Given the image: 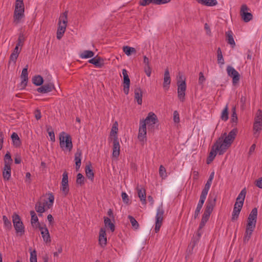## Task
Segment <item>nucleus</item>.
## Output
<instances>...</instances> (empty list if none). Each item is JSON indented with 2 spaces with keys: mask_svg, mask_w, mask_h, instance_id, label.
Listing matches in <instances>:
<instances>
[{
  "mask_svg": "<svg viewBox=\"0 0 262 262\" xmlns=\"http://www.w3.org/2000/svg\"><path fill=\"white\" fill-rule=\"evenodd\" d=\"M238 130L236 128L232 129L228 135L226 133L222 134L212 146L210 152L207 159V163L210 164L215 158L217 152L220 155H223L231 146L233 142Z\"/></svg>",
  "mask_w": 262,
  "mask_h": 262,
  "instance_id": "nucleus-1",
  "label": "nucleus"
},
{
  "mask_svg": "<svg viewBox=\"0 0 262 262\" xmlns=\"http://www.w3.org/2000/svg\"><path fill=\"white\" fill-rule=\"evenodd\" d=\"M158 121L157 116L152 112L149 113L144 120H140L138 135L139 141L143 142L144 140H146V125L149 126L155 124Z\"/></svg>",
  "mask_w": 262,
  "mask_h": 262,
  "instance_id": "nucleus-2",
  "label": "nucleus"
},
{
  "mask_svg": "<svg viewBox=\"0 0 262 262\" xmlns=\"http://www.w3.org/2000/svg\"><path fill=\"white\" fill-rule=\"evenodd\" d=\"M216 201V196L212 198L210 196L207 202L206 208L204 214L202 216L201 222L199 226V230L201 229L205 225L206 223L209 220L210 215L212 212L215 205Z\"/></svg>",
  "mask_w": 262,
  "mask_h": 262,
  "instance_id": "nucleus-3",
  "label": "nucleus"
},
{
  "mask_svg": "<svg viewBox=\"0 0 262 262\" xmlns=\"http://www.w3.org/2000/svg\"><path fill=\"white\" fill-rule=\"evenodd\" d=\"M59 145L63 150L71 151L73 144L71 136L64 132H61L59 134Z\"/></svg>",
  "mask_w": 262,
  "mask_h": 262,
  "instance_id": "nucleus-4",
  "label": "nucleus"
},
{
  "mask_svg": "<svg viewBox=\"0 0 262 262\" xmlns=\"http://www.w3.org/2000/svg\"><path fill=\"white\" fill-rule=\"evenodd\" d=\"M24 4L23 0H16L13 15L14 23L17 24L24 17Z\"/></svg>",
  "mask_w": 262,
  "mask_h": 262,
  "instance_id": "nucleus-5",
  "label": "nucleus"
},
{
  "mask_svg": "<svg viewBox=\"0 0 262 262\" xmlns=\"http://www.w3.org/2000/svg\"><path fill=\"white\" fill-rule=\"evenodd\" d=\"M12 217L13 226L16 230V232L19 234L20 236L23 235L25 233V227L20 216L15 213L13 214Z\"/></svg>",
  "mask_w": 262,
  "mask_h": 262,
  "instance_id": "nucleus-6",
  "label": "nucleus"
},
{
  "mask_svg": "<svg viewBox=\"0 0 262 262\" xmlns=\"http://www.w3.org/2000/svg\"><path fill=\"white\" fill-rule=\"evenodd\" d=\"M179 80L177 81L178 97L181 102H184L185 99V91L186 84L185 80H183L182 76L179 77Z\"/></svg>",
  "mask_w": 262,
  "mask_h": 262,
  "instance_id": "nucleus-7",
  "label": "nucleus"
},
{
  "mask_svg": "<svg viewBox=\"0 0 262 262\" xmlns=\"http://www.w3.org/2000/svg\"><path fill=\"white\" fill-rule=\"evenodd\" d=\"M164 213V210L163 207V204H161V205L158 208L157 210L155 227V231L156 233H157L159 231L162 226L163 220Z\"/></svg>",
  "mask_w": 262,
  "mask_h": 262,
  "instance_id": "nucleus-8",
  "label": "nucleus"
},
{
  "mask_svg": "<svg viewBox=\"0 0 262 262\" xmlns=\"http://www.w3.org/2000/svg\"><path fill=\"white\" fill-rule=\"evenodd\" d=\"M226 70L228 75L232 78V83L235 85L239 82L240 79L239 73L230 66H227Z\"/></svg>",
  "mask_w": 262,
  "mask_h": 262,
  "instance_id": "nucleus-9",
  "label": "nucleus"
},
{
  "mask_svg": "<svg viewBox=\"0 0 262 262\" xmlns=\"http://www.w3.org/2000/svg\"><path fill=\"white\" fill-rule=\"evenodd\" d=\"M68 23V11L63 13L59 18L58 28L57 31L62 32L64 33Z\"/></svg>",
  "mask_w": 262,
  "mask_h": 262,
  "instance_id": "nucleus-10",
  "label": "nucleus"
},
{
  "mask_svg": "<svg viewBox=\"0 0 262 262\" xmlns=\"http://www.w3.org/2000/svg\"><path fill=\"white\" fill-rule=\"evenodd\" d=\"M60 190L64 193V196H66L69 192L68 173L66 171H64L62 174Z\"/></svg>",
  "mask_w": 262,
  "mask_h": 262,
  "instance_id": "nucleus-11",
  "label": "nucleus"
},
{
  "mask_svg": "<svg viewBox=\"0 0 262 262\" xmlns=\"http://www.w3.org/2000/svg\"><path fill=\"white\" fill-rule=\"evenodd\" d=\"M257 209L256 208H254L252 209L248 216L247 226L255 228L257 221Z\"/></svg>",
  "mask_w": 262,
  "mask_h": 262,
  "instance_id": "nucleus-12",
  "label": "nucleus"
},
{
  "mask_svg": "<svg viewBox=\"0 0 262 262\" xmlns=\"http://www.w3.org/2000/svg\"><path fill=\"white\" fill-rule=\"evenodd\" d=\"M248 10H249V8L246 5H243L242 6L240 14L243 20L246 23L249 21L253 18L252 14L250 12H248Z\"/></svg>",
  "mask_w": 262,
  "mask_h": 262,
  "instance_id": "nucleus-13",
  "label": "nucleus"
},
{
  "mask_svg": "<svg viewBox=\"0 0 262 262\" xmlns=\"http://www.w3.org/2000/svg\"><path fill=\"white\" fill-rule=\"evenodd\" d=\"M122 74L123 76V91L126 95H127L129 91L130 79L126 69L122 70Z\"/></svg>",
  "mask_w": 262,
  "mask_h": 262,
  "instance_id": "nucleus-14",
  "label": "nucleus"
},
{
  "mask_svg": "<svg viewBox=\"0 0 262 262\" xmlns=\"http://www.w3.org/2000/svg\"><path fill=\"white\" fill-rule=\"evenodd\" d=\"M113 157L118 158L120 154V144L119 139L117 136H115L113 139Z\"/></svg>",
  "mask_w": 262,
  "mask_h": 262,
  "instance_id": "nucleus-15",
  "label": "nucleus"
},
{
  "mask_svg": "<svg viewBox=\"0 0 262 262\" xmlns=\"http://www.w3.org/2000/svg\"><path fill=\"white\" fill-rule=\"evenodd\" d=\"M243 206V203H242V202H235L232 214L231 220L232 221L237 220Z\"/></svg>",
  "mask_w": 262,
  "mask_h": 262,
  "instance_id": "nucleus-16",
  "label": "nucleus"
},
{
  "mask_svg": "<svg viewBox=\"0 0 262 262\" xmlns=\"http://www.w3.org/2000/svg\"><path fill=\"white\" fill-rule=\"evenodd\" d=\"M54 89H55L54 85L52 83L49 82L40 85L39 88L37 89L36 91L39 93L45 94L51 92Z\"/></svg>",
  "mask_w": 262,
  "mask_h": 262,
  "instance_id": "nucleus-17",
  "label": "nucleus"
},
{
  "mask_svg": "<svg viewBox=\"0 0 262 262\" xmlns=\"http://www.w3.org/2000/svg\"><path fill=\"white\" fill-rule=\"evenodd\" d=\"M39 230L40 231L41 236L43 238L44 242L48 243L51 242V237L49 232V230L47 228L46 226L45 225L44 227L41 226H39L38 227Z\"/></svg>",
  "mask_w": 262,
  "mask_h": 262,
  "instance_id": "nucleus-18",
  "label": "nucleus"
},
{
  "mask_svg": "<svg viewBox=\"0 0 262 262\" xmlns=\"http://www.w3.org/2000/svg\"><path fill=\"white\" fill-rule=\"evenodd\" d=\"M99 244L102 247H104L107 244V237L105 229L101 228L100 230L99 235Z\"/></svg>",
  "mask_w": 262,
  "mask_h": 262,
  "instance_id": "nucleus-19",
  "label": "nucleus"
},
{
  "mask_svg": "<svg viewBox=\"0 0 262 262\" xmlns=\"http://www.w3.org/2000/svg\"><path fill=\"white\" fill-rule=\"evenodd\" d=\"M82 151L80 149H77V151L75 154L74 161L76 165V170L77 171L79 170L81 163Z\"/></svg>",
  "mask_w": 262,
  "mask_h": 262,
  "instance_id": "nucleus-20",
  "label": "nucleus"
},
{
  "mask_svg": "<svg viewBox=\"0 0 262 262\" xmlns=\"http://www.w3.org/2000/svg\"><path fill=\"white\" fill-rule=\"evenodd\" d=\"M135 100H136L139 105H141L142 103L143 92L140 87H137L134 90Z\"/></svg>",
  "mask_w": 262,
  "mask_h": 262,
  "instance_id": "nucleus-21",
  "label": "nucleus"
},
{
  "mask_svg": "<svg viewBox=\"0 0 262 262\" xmlns=\"http://www.w3.org/2000/svg\"><path fill=\"white\" fill-rule=\"evenodd\" d=\"M89 62L93 64L96 67L101 68L103 66V60L99 56H96L89 60Z\"/></svg>",
  "mask_w": 262,
  "mask_h": 262,
  "instance_id": "nucleus-22",
  "label": "nucleus"
},
{
  "mask_svg": "<svg viewBox=\"0 0 262 262\" xmlns=\"http://www.w3.org/2000/svg\"><path fill=\"white\" fill-rule=\"evenodd\" d=\"M171 80L169 72L168 69H166L164 72L163 88L166 90L168 89L170 84Z\"/></svg>",
  "mask_w": 262,
  "mask_h": 262,
  "instance_id": "nucleus-23",
  "label": "nucleus"
},
{
  "mask_svg": "<svg viewBox=\"0 0 262 262\" xmlns=\"http://www.w3.org/2000/svg\"><path fill=\"white\" fill-rule=\"evenodd\" d=\"M137 190L138 191V195L140 199V201L142 202L143 204H146V201L145 190L144 189H143L142 188H139V186L137 187Z\"/></svg>",
  "mask_w": 262,
  "mask_h": 262,
  "instance_id": "nucleus-24",
  "label": "nucleus"
},
{
  "mask_svg": "<svg viewBox=\"0 0 262 262\" xmlns=\"http://www.w3.org/2000/svg\"><path fill=\"white\" fill-rule=\"evenodd\" d=\"M85 171L87 178L93 181L94 180V173L93 172V167L91 163H89V164L86 165Z\"/></svg>",
  "mask_w": 262,
  "mask_h": 262,
  "instance_id": "nucleus-25",
  "label": "nucleus"
},
{
  "mask_svg": "<svg viewBox=\"0 0 262 262\" xmlns=\"http://www.w3.org/2000/svg\"><path fill=\"white\" fill-rule=\"evenodd\" d=\"M45 202L42 203L40 201L37 202L35 206V210L39 213H42L46 211ZM39 216H41V214H39Z\"/></svg>",
  "mask_w": 262,
  "mask_h": 262,
  "instance_id": "nucleus-26",
  "label": "nucleus"
},
{
  "mask_svg": "<svg viewBox=\"0 0 262 262\" xmlns=\"http://www.w3.org/2000/svg\"><path fill=\"white\" fill-rule=\"evenodd\" d=\"M11 166L10 165H4L3 177L5 180L8 181L11 177Z\"/></svg>",
  "mask_w": 262,
  "mask_h": 262,
  "instance_id": "nucleus-27",
  "label": "nucleus"
},
{
  "mask_svg": "<svg viewBox=\"0 0 262 262\" xmlns=\"http://www.w3.org/2000/svg\"><path fill=\"white\" fill-rule=\"evenodd\" d=\"M255 228L246 226V230L244 237V243H247L251 237L252 232Z\"/></svg>",
  "mask_w": 262,
  "mask_h": 262,
  "instance_id": "nucleus-28",
  "label": "nucleus"
},
{
  "mask_svg": "<svg viewBox=\"0 0 262 262\" xmlns=\"http://www.w3.org/2000/svg\"><path fill=\"white\" fill-rule=\"evenodd\" d=\"M199 4L202 5L212 7L216 6L217 4L216 0H195Z\"/></svg>",
  "mask_w": 262,
  "mask_h": 262,
  "instance_id": "nucleus-29",
  "label": "nucleus"
},
{
  "mask_svg": "<svg viewBox=\"0 0 262 262\" xmlns=\"http://www.w3.org/2000/svg\"><path fill=\"white\" fill-rule=\"evenodd\" d=\"M11 139L13 145L16 147H18L21 145V142L19 137L16 133H13L11 135Z\"/></svg>",
  "mask_w": 262,
  "mask_h": 262,
  "instance_id": "nucleus-30",
  "label": "nucleus"
},
{
  "mask_svg": "<svg viewBox=\"0 0 262 262\" xmlns=\"http://www.w3.org/2000/svg\"><path fill=\"white\" fill-rule=\"evenodd\" d=\"M226 36L227 42L233 48L235 46V43L233 37L232 32L231 31H228L226 32Z\"/></svg>",
  "mask_w": 262,
  "mask_h": 262,
  "instance_id": "nucleus-31",
  "label": "nucleus"
},
{
  "mask_svg": "<svg viewBox=\"0 0 262 262\" xmlns=\"http://www.w3.org/2000/svg\"><path fill=\"white\" fill-rule=\"evenodd\" d=\"M104 223L105 226L110 228L112 232H114L115 229V226L114 223H113L110 219L108 217H104Z\"/></svg>",
  "mask_w": 262,
  "mask_h": 262,
  "instance_id": "nucleus-32",
  "label": "nucleus"
},
{
  "mask_svg": "<svg viewBox=\"0 0 262 262\" xmlns=\"http://www.w3.org/2000/svg\"><path fill=\"white\" fill-rule=\"evenodd\" d=\"M30 215L31 216V223L32 226H34V224L36 223V227H39V226H40L39 222H38V219L37 216L35 212L33 210H31L30 211Z\"/></svg>",
  "mask_w": 262,
  "mask_h": 262,
  "instance_id": "nucleus-33",
  "label": "nucleus"
},
{
  "mask_svg": "<svg viewBox=\"0 0 262 262\" xmlns=\"http://www.w3.org/2000/svg\"><path fill=\"white\" fill-rule=\"evenodd\" d=\"M32 82L36 86H40L43 82V79L40 75H36L32 79Z\"/></svg>",
  "mask_w": 262,
  "mask_h": 262,
  "instance_id": "nucleus-34",
  "label": "nucleus"
},
{
  "mask_svg": "<svg viewBox=\"0 0 262 262\" xmlns=\"http://www.w3.org/2000/svg\"><path fill=\"white\" fill-rule=\"evenodd\" d=\"M232 114H231V122L233 123H235V124H233L232 126H234L236 125L237 122L238 118L237 116V114L236 113V106H233L232 108Z\"/></svg>",
  "mask_w": 262,
  "mask_h": 262,
  "instance_id": "nucleus-35",
  "label": "nucleus"
},
{
  "mask_svg": "<svg viewBox=\"0 0 262 262\" xmlns=\"http://www.w3.org/2000/svg\"><path fill=\"white\" fill-rule=\"evenodd\" d=\"M246 192L247 191L245 188L242 189V190L238 194L237 198H236V202H242V203H243V205L245 196L246 195Z\"/></svg>",
  "mask_w": 262,
  "mask_h": 262,
  "instance_id": "nucleus-36",
  "label": "nucleus"
},
{
  "mask_svg": "<svg viewBox=\"0 0 262 262\" xmlns=\"http://www.w3.org/2000/svg\"><path fill=\"white\" fill-rule=\"evenodd\" d=\"M229 113H228V104H226L225 108L223 110L221 116V119L224 121H226L228 120L229 118Z\"/></svg>",
  "mask_w": 262,
  "mask_h": 262,
  "instance_id": "nucleus-37",
  "label": "nucleus"
},
{
  "mask_svg": "<svg viewBox=\"0 0 262 262\" xmlns=\"http://www.w3.org/2000/svg\"><path fill=\"white\" fill-rule=\"evenodd\" d=\"M94 53L90 50H84L80 54L81 58H89L93 57Z\"/></svg>",
  "mask_w": 262,
  "mask_h": 262,
  "instance_id": "nucleus-38",
  "label": "nucleus"
},
{
  "mask_svg": "<svg viewBox=\"0 0 262 262\" xmlns=\"http://www.w3.org/2000/svg\"><path fill=\"white\" fill-rule=\"evenodd\" d=\"M262 129V123L254 122L253 124V131L254 134L255 135L257 134V136L259 134V133Z\"/></svg>",
  "mask_w": 262,
  "mask_h": 262,
  "instance_id": "nucleus-39",
  "label": "nucleus"
},
{
  "mask_svg": "<svg viewBox=\"0 0 262 262\" xmlns=\"http://www.w3.org/2000/svg\"><path fill=\"white\" fill-rule=\"evenodd\" d=\"M123 51L127 56H129L132 54L136 53V50L134 48L129 46H124L123 47Z\"/></svg>",
  "mask_w": 262,
  "mask_h": 262,
  "instance_id": "nucleus-40",
  "label": "nucleus"
},
{
  "mask_svg": "<svg viewBox=\"0 0 262 262\" xmlns=\"http://www.w3.org/2000/svg\"><path fill=\"white\" fill-rule=\"evenodd\" d=\"M217 63L221 65H223L225 62L223 57L222 52L220 48H219L217 50Z\"/></svg>",
  "mask_w": 262,
  "mask_h": 262,
  "instance_id": "nucleus-41",
  "label": "nucleus"
},
{
  "mask_svg": "<svg viewBox=\"0 0 262 262\" xmlns=\"http://www.w3.org/2000/svg\"><path fill=\"white\" fill-rule=\"evenodd\" d=\"M12 159L11 158V155L9 152H7L4 156V163L5 165L11 166L12 163Z\"/></svg>",
  "mask_w": 262,
  "mask_h": 262,
  "instance_id": "nucleus-42",
  "label": "nucleus"
},
{
  "mask_svg": "<svg viewBox=\"0 0 262 262\" xmlns=\"http://www.w3.org/2000/svg\"><path fill=\"white\" fill-rule=\"evenodd\" d=\"M3 220L5 228L8 230H10L12 228V225L8 217L6 215H3Z\"/></svg>",
  "mask_w": 262,
  "mask_h": 262,
  "instance_id": "nucleus-43",
  "label": "nucleus"
},
{
  "mask_svg": "<svg viewBox=\"0 0 262 262\" xmlns=\"http://www.w3.org/2000/svg\"><path fill=\"white\" fill-rule=\"evenodd\" d=\"M47 131L48 133L51 141L54 142L55 140V135L52 127L50 126H47Z\"/></svg>",
  "mask_w": 262,
  "mask_h": 262,
  "instance_id": "nucleus-44",
  "label": "nucleus"
},
{
  "mask_svg": "<svg viewBox=\"0 0 262 262\" xmlns=\"http://www.w3.org/2000/svg\"><path fill=\"white\" fill-rule=\"evenodd\" d=\"M48 199L49 201H46L45 204L47 206V209H50L52 206L54 200V196L52 193H50L49 194Z\"/></svg>",
  "mask_w": 262,
  "mask_h": 262,
  "instance_id": "nucleus-45",
  "label": "nucleus"
},
{
  "mask_svg": "<svg viewBox=\"0 0 262 262\" xmlns=\"http://www.w3.org/2000/svg\"><path fill=\"white\" fill-rule=\"evenodd\" d=\"M128 218L132 224V226L133 228L136 229H137L139 228V225L138 222L136 220V219L131 215H128Z\"/></svg>",
  "mask_w": 262,
  "mask_h": 262,
  "instance_id": "nucleus-46",
  "label": "nucleus"
},
{
  "mask_svg": "<svg viewBox=\"0 0 262 262\" xmlns=\"http://www.w3.org/2000/svg\"><path fill=\"white\" fill-rule=\"evenodd\" d=\"M25 40V37L24 33L22 32L20 33L17 39L16 45H17V46L22 47L24 45V42Z\"/></svg>",
  "mask_w": 262,
  "mask_h": 262,
  "instance_id": "nucleus-47",
  "label": "nucleus"
},
{
  "mask_svg": "<svg viewBox=\"0 0 262 262\" xmlns=\"http://www.w3.org/2000/svg\"><path fill=\"white\" fill-rule=\"evenodd\" d=\"M159 175L162 179H165L167 177L166 169L162 165L159 167Z\"/></svg>",
  "mask_w": 262,
  "mask_h": 262,
  "instance_id": "nucleus-48",
  "label": "nucleus"
},
{
  "mask_svg": "<svg viewBox=\"0 0 262 262\" xmlns=\"http://www.w3.org/2000/svg\"><path fill=\"white\" fill-rule=\"evenodd\" d=\"M254 122L262 123V112L260 110L257 111L254 119Z\"/></svg>",
  "mask_w": 262,
  "mask_h": 262,
  "instance_id": "nucleus-49",
  "label": "nucleus"
},
{
  "mask_svg": "<svg viewBox=\"0 0 262 262\" xmlns=\"http://www.w3.org/2000/svg\"><path fill=\"white\" fill-rule=\"evenodd\" d=\"M28 66L27 65L26 66V67L23 69L21 74V76H20L21 79H25V80H28Z\"/></svg>",
  "mask_w": 262,
  "mask_h": 262,
  "instance_id": "nucleus-50",
  "label": "nucleus"
},
{
  "mask_svg": "<svg viewBox=\"0 0 262 262\" xmlns=\"http://www.w3.org/2000/svg\"><path fill=\"white\" fill-rule=\"evenodd\" d=\"M84 178L83 176V175L80 173H78V174L77 176L76 183L78 184H80L81 185L84 184Z\"/></svg>",
  "mask_w": 262,
  "mask_h": 262,
  "instance_id": "nucleus-51",
  "label": "nucleus"
},
{
  "mask_svg": "<svg viewBox=\"0 0 262 262\" xmlns=\"http://www.w3.org/2000/svg\"><path fill=\"white\" fill-rule=\"evenodd\" d=\"M247 98L245 96H242L240 99L241 109L244 110L246 108V102Z\"/></svg>",
  "mask_w": 262,
  "mask_h": 262,
  "instance_id": "nucleus-52",
  "label": "nucleus"
},
{
  "mask_svg": "<svg viewBox=\"0 0 262 262\" xmlns=\"http://www.w3.org/2000/svg\"><path fill=\"white\" fill-rule=\"evenodd\" d=\"M30 262H37V254L36 250H34L30 253Z\"/></svg>",
  "mask_w": 262,
  "mask_h": 262,
  "instance_id": "nucleus-53",
  "label": "nucleus"
},
{
  "mask_svg": "<svg viewBox=\"0 0 262 262\" xmlns=\"http://www.w3.org/2000/svg\"><path fill=\"white\" fill-rule=\"evenodd\" d=\"M115 125H117V122H116L113 125L111 132V136H113L114 137L115 136H117V131H118V127L117 126H115Z\"/></svg>",
  "mask_w": 262,
  "mask_h": 262,
  "instance_id": "nucleus-54",
  "label": "nucleus"
},
{
  "mask_svg": "<svg viewBox=\"0 0 262 262\" xmlns=\"http://www.w3.org/2000/svg\"><path fill=\"white\" fill-rule=\"evenodd\" d=\"M122 199L123 201L126 203L128 204L129 201V199L128 198V195L124 192H122L121 194Z\"/></svg>",
  "mask_w": 262,
  "mask_h": 262,
  "instance_id": "nucleus-55",
  "label": "nucleus"
},
{
  "mask_svg": "<svg viewBox=\"0 0 262 262\" xmlns=\"http://www.w3.org/2000/svg\"><path fill=\"white\" fill-rule=\"evenodd\" d=\"M28 80L25 79H21L20 83L18 85V88L20 90L24 89L27 86Z\"/></svg>",
  "mask_w": 262,
  "mask_h": 262,
  "instance_id": "nucleus-56",
  "label": "nucleus"
},
{
  "mask_svg": "<svg viewBox=\"0 0 262 262\" xmlns=\"http://www.w3.org/2000/svg\"><path fill=\"white\" fill-rule=\"evenodd\" d=\"M211 185V183L207 182L205 185L204 189L202 191V192L207 194L208 191L210 188Z\"/></svg>",
  "mask_w": 262,
  "mask_h": 262,
  "instance_id": "nucleus-57",
  "label": "nucleus"
},
{
  "mask_svg": "<svg viewBox=\"0 0 262 262\" xmlns=\"http://www.w3.org/2000/svg\"><path fill=\"white\" fill-rule=\"evenodd\" d=\"M18 55L12 53L10 57V62L13 61L14 63H16V60L18 58Z\"/></svg>",
  "mask_w": 262,
  "mask_h": 262,
  "instance_id": "nucleus-58",
  "label": "nucleus"
},
{
  "mask_svg": "<svg viewBox=\"0 0 262 262\" xmlns=\"http://www.w3.org/2000/svg\"><path fill=\"white\" fill-rule=\"evenodd\" d=\"M171 0H154V4L155 5H162L169 2Z\"/></svg>",
  "mask_w": 262,
  "mask_h": 262,
  "instance_id": "nucleus-59",
  "label": "nucleus"
},
{
  "mask_svg": "<svg viewBox=\"0 0 262 262\" xmlns=\"http://www.w3.org/2000/svg\"><path fill=\"white\" fill-rule=\"evenodd\" d=\"M206 78L204 76L203 72H201L199 73V83L200 84H202L203 82L205 81Z\"/></svg>",
  "mask_w": 262,
  "mask_h": 262,
  "instance_id": "nucleus-60",
  "label": "nucleus"
},
{
  "mask_svg": "<svg viewBox=\"0 0 262 262\" xmlns=\"http://www.w3.org/2000/svg\"><path fill=\"white\" fill-rule=\"evenodd\" d=\"M173 121L175 123H179L180 122L179 114L177 111L173 112Z\"/></svg>",
  "mask_w": 262,
  "mask_h": 262,
  "instance_id": "nucleus-61",
  "label": "nucleus"
},
{
  "mask_svg": "<svg viewBox=\"0 0 262 262\" xmlns=\"http://www.w3.org/2000/svg\"><path fill=\"white\" fill-rule=\"evenodd\" d=\"M152 3L154 4V0H141L140 2V4L141 6H146Z\"/></svg>",
  "mask_w": 262,
  "mask_h": 262,
  "instance_id": "nucleus-62",
  "label": "nucleus"
},
{
  "mask_svg": "<svg viewBox=\"0 0 262 262\" xmlns=\"http://www.w3.org/2000/svg\"><path fill=\"white\" fill-rule=\"evenodd\" d=\"M207 195V194H205L204 193L201 192V195H200V200H199V202L201 203V204H204V202H205V201L206 200Z\"/></svg>",
  "mask_w": 262,
  "mask_h": 262,
  "instance_id": "nucleus-63",
  "label": "nucleus"
},
{
  "mask_svg": "<svg viewBox=\"0 0 262 262\" xmlns=\"http://www.w3.org/2000/svg\"><path fill=\"white\" fill-rule=\"evenodd\" d=\"M144 71L148 77H150L151 73V69L149 66H145L144 68Z\"/></svg>",
  "mask_w": 262,
  "mask_h": 262,
  "instance_id": "nucleus-64",
  "label": "nucleus"
}]
</instances>
